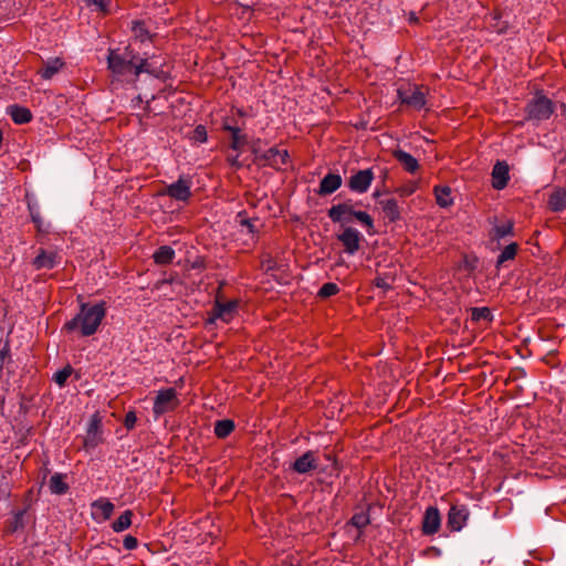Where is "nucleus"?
<instances>
[{
  "label": "nucleus",
  "mask_w": 566,
  "mask_h": 566,
  "mask_svg": "<svg viewBox=\"0 0 566 566\" xmlns=\"http://www.w3.org/2000/svg\"><path fill=\"white\" fill-rule=\"evenodd\" d=\"M342 186V177L338 174H327L319 182L318 193L327 196L335 192Z\"/></svg>",
  "instance_id": "18"
},
{
  "label": "nucleus",
  "mask_w": 566,
  "mask_h": 566,
  "mask_svg": "<svg viewBox=\"0 0 566 566\" xmlns=\"http://www.w3.org/2000/svg\"><path fill=\"white\" fill-rule=\"evenodd\" d=\"M8 113L15 124H27L32 119V114L27 107L12 105L8 107Z\"/></svg>",
  "instance_id": "19"
},
{
  "label": "nucleus",
  "mask_w": 566,
  "mask_h": 566,
  "mask_svg": "<svg viewBox=\"0 0 566 566\" xmlns=\"http://www.w3.org/2000/svg\"><path fill=\"white\" fill-rule=\"evenodd\" d=\"M554 112L553 103L544 95H536L527 105V115L533 120H545Z\"/></svg>",
  "instance_id": "6"
},
{
  "label": "nucleus",
  "mask_w": 566,
  "mask_h": 566,
  "mask_svg": "<svg viewBox=\"0 0 566 566\" xmlns=\"http://www.w3.org/2000/svg\"><path fill=\"white\" fill-rule=\"evenodd\" d=\"M548 205L553 211H562L566 207V193L555 191L551 195Z\"/></svg>",
  "instance_id": "33"
},
{
  "label": "nucleus",
  "mask_w": 566,
  "mask_h": 566,
  "mask_svg": "<svg viewBox=\"0 0 566 566\" xmlns=\"http://www.w3.org/2000/svg\"><path fill=\"white\" fill-rule=\"evenodd\" d=\"M234 430V422L230 419L218 420L214 423V434L218 438H227Z\"/></svg>",
  "instance_id": "31"
},
{
  "label": "nucleus",
  "mask_w": 566,
  "mask_h": 566,
  "mask_svg": "<svg viewBox=\"0 0 566 566\" xmlns=\"http://www.w3.org/2000/svg\"><path fill=\"white\" fill-rule=\"evenodd\" d=\"M63 65L64 62L59 57L49 60L41 69L40 74L43 78L50 80L63 67Z\"/></svg>",
  "instance_id": "25"
},
{
  "label": "nucleus",
  "mask_w": 566,
  "mask_h": 566,
  "mask_svg": "<svg viewBox=\"0 0 566 566\" xmlns=\"http://www.w3.org/2000/svg\"><path fill=\"white\" fill-rule=\"evenodd\" d=\"M133 512L130 510H126L123 514L119 515L117 520L112 523V530L115 533H122L130 527L132 525Z\"/></svg>",
  "instance_id": "29"
},
{
  "label": "nucleus",
  "mask_w": 566,
  "mask_h": 566,
  "mask_svg": "<svg viewBox=\"0 0 566 566\" xmlns=\"http://www.w3.org/2000/svg\"><path fill=\"white\" fill-rule=\"evenodd\" d=\"M395 158L409 172H415L419 167L417 159L407 151H403V150L395 151Z\"/></svg>",
  "instance_id": "21"
},
{
  "label": "nucleus",
  "mask_w": 566,
  "mask_h": 566,
  "mask_svg": "<svg viewBox=\"0 0 566 566\" xmlns=\"http://www.w3.org/2000/svg\"><path fill=\"white\" fill-rule=\"evenodd\" d=\"M317 468V459L313 451H307L300 458H297L292 464V469L300 473L305 474Z\"/></svg>",
  "instance_id": "14"
},
{
  "label": "nucleus",
  "mask_w": 566,
  "mask_h": 566,
  "mask_svg": "<svg viewBox=\"0 0 566 566\" xmlns=\"http://www.w3.org/2000/svg\"><path fill=\"white\" fill-rule=\"evenodd\" d=\"M136 421H137V417H136V413L135 411H128L125 416V420H124V426L130 430L135 427L136 424Z\"/></svg>",
  "instance_id": "44"
},
{
  "label": "nucleus",
  "mask_w": 566,
  "mask_h": 566,
  "mask_svg": "<svg viewBox=\"0 0 566 566\" xmlns=\"http://www.w3.org/2000/svg\"><path fill=\"white\" fill-rule=\"evenodd\" d=\"M471 311V319L472 322H483L489 323L492 321V313L489 307H472Z\"/></svg>",
  "instance_id": "32"
},
{
  "label": "nucleus",
  "mask_w": 566,
  "mask_h": 566,
  "mask_svg": "<svg viewBox=\"0 0 566 566\" xmlns=\"http://www.w3.org/2000/svg\"><path fill=\"white\" fill-rule=\"evenodd\" d=\"M7 355H8V349H6V348L0 349V368H2Z\"/></svg>",
  "instance_id": "47"
},
{
  "label": "nucleus",
  "mask_w": 566,
  "mask_h": 566,
  "mask_svg": "<svg viewBox=\"0 0 566 566\" xmlns=\"http://www.w3.org/2000/svg\"><path fill=\"white\" fill-rule=\"evenodd\" d=\"M375 176L370 168L363 169L352 175L348 180V188L357 193H365L369 189Z\"/></svg>",
  "instance_id": "9"
},
{
  "label": "nucleus",
  "mask_w": 566,
  "mask_h": 566,
  "mask_svg": "<svg viewBox=\"0 0 566 566\" xmlns=\"http://www.w3.org/2000/svg\"><path fill=\"white\" fill-rule=\"evenodd\" d=\"M464 520H465V516L462 514V517H461L462 524L464 523Z\"/></svg>",
  "instance_id": "50"
},
{
  "label": "nucleus",
  "mask_w": 566,
  "mask_h": 566,
  "mask_svg": "<svg viewBox=\"0 0 566 566\" xmlns=\"http://www.w3.org/2000/svg\"><path fill=\"white\" fill-rule=\"evenodd\" d=\"M255 158L262 161L264 165L271 166L275 169H281L286 165L289 159V153L286 149H280L276 147H271L265 151H259L254 149Z\"/></svg>",
  "instance_id": "8"
},
{
  "label": "nucleus",
  "mask_w": 566,
  "mask_h": 566,
  "mask_svg": "<svg viewBox=\"0 0 566 566\" xmlns=\"http://www.w3.org/2000/svg\"><path fill=\"white\" fill-rule=\"evenodd\" d=\"M106 315L105 303L94 305L81 304L80 312L69 322L64 328L69 332L78 331L82 336L95 334Z\"/></svg>",
  "instance_id": "1"
},
{
  "label": "nucleus",
  "mask_w": 566,
  "mask_h": 566,
  "mask_svg": "<svg viewBox=\"0 0 566 566\" xmlns=\"http://www.w3.org/2000/svg\"><path fill=\"white\" fill-rule=\"evenodd\" d=\"M107 64L114 75L122 76L130 72L134 74L136 62L132 55L123 56L117 50H109Z\"/></svg>",
  "instance_id": "5"
},
{
  "label": "nucleus",
  "mask_w": 566,
  "mask_h": 566,
  "mask_svg": "<svg viewBox=\"0 0 566 566\" xmlns=\"http://www.w3.org/2000/svg\"><path fill=\"white\" fill-rule=\"evenodd\" d=\"M207 138H208V136H207L206 127L202 125L197 126L193 130L192 139L197 143H205V142H207Z\"/></svg>",
  "instance_id": "42"
},
{
  "label": "nucleus",
  "mask_w": 566,
  "mask_h": 566,
  "mask_svg": "<svg viewBox=\"0 0 566 566\" xmlns=\"http://www.w3.org/2000/svg\"><path fill=\"white\" fill-rule=\"evenodd\" d=\"M163 64L148 59H142L139 63L134 66V77L139 76L142 73L150 74L156 78H165L166 72L161 69Z\"/></svg>",
  "instance_id": "12"
},
{
  "label": "nucleus",
  "mask_w": 566,
  "mask_h": 566,
  "mask_svg": "<svg viewBox=\"0 0 566 566\" xmlns=\"http://www.w3.org/2000/svg\"><path fill=\"white\" fill-rule=\"evenodd\" d=\"M238 302L237 301H228L221 303L216 301L209 317L207 319L208 324H214L217 321H222L223 323H230L237 312H238Z\"/></svg>",
  "instance_id": "7"
},
{
  "label": "nucleus",
  "mask_w": 566,
  "mask_h": 566,
  "mask_svg": "<svg viewBox=\"0 0 566 566\" xmlns=\"http://www.w3.org/2000/svg\"><path fill=\"white\" fill-rule=\"evenodd\" d=\"M49 489L53 494H65L69 490V484L65 482V475L55 473L50 478Z\"/></svg>",
  "instance_id": "22"
},
{
  "label": "nucleus",
  "mask_w": 566,
  "mask_h": 566,
  "mask_svg": "<svg viewBox=\"0 0 566 566\" xmlns=\"http://www.w3.org/2000/svg\"><path fill=\"white\" fill-rule=\"evenodd\" d=\"M517 253V244L511 243L506 245L499 254L496 260V266L500 268L504 262L513 260Z\"/></svg>",
  "instance_id": "34"
},
{
  "label": "nucleus",
  "mask_w": 566,
  "mask_h": 566,
  "mask_svg": "<svg viewBox=\"0 0 566 566\" xmlns=\"http://www.w3.org/2000/svg\"><path fill=\"white\" fill-rule=\"evenodd\" d=\"M413 192V189H407V190H403V193L405 195H411Z\"/></svg>",
  "instance_id": "48"
},
{
  "label": "nucleus",
  "mask_w": 566,
  "mask_h": 566,
  "mask_svg": "<svg viewBox=\"0 0 566 566\" xmlns=\"http://www.w3.org/2000/svg\"><path fill=\"white\" fill-rule=\"evenodd\" d=\"M237 221L247 233L254 235L258 232V219H250L244 213L240 212L237 216Z\"/></svg>",
  "instance_id": "30"
},
{
  "label": "nucleus",
  "mask_w": 566,
  "mask_h": 566,
  "mask_svg": "<svg viewBox=\"0 0 566 566\" xmlns=\"http://www.w3.org/2000/svg\"><path fill=\"white\" fill-rule=\"evenodd\" d=\"M512 230H513V224L511 222H507V223H504L501 226H496L494 229L495 237L497 239H502L506 235H510L512 233Z\"/></svg>",
  "instance_id": "41"
},
{
  "label": "nucleus",
  "mask_w": 566,
  "mask_h": 566,
  "mask_svg": "<svg viewBox=\"0 0 566 566\" xmlns=\"http://www.w3.org/2000/svg\"><path fill=\"white\" fill-rule=\"evenodd\" d=\"M123 546L127 551H133V549L137 548L138 541L136 537H134L132 535H127V536H125V538L123 541Z\"/></svg>",
  "instance_id": "43"
},
{
  "label": "nucleus",
  "mask_w": 566,
  "mask_h": 566,
  "mask_svg": "<svg viewBox=\"0 0 566 566\" xmlns=\"http://www.w3.org/2000/svg\"><path fill=\"white\" fill-rule=\"evenodd\" d=\"M449 524L453 531H460V511L455 506H451L449 512Z\"/></svg>",
  "instance_id": "40"
},
{
  "label": "nucleus",
  "mask_w": 566,
  "mask_h": 566,
  "mask_svg": "<svg viewBox=\"0 0 566 566\" xmlns=\"http://www.w3.org/2000/svg\"><path fill=\"white\" fill-rule=\"evenodd\" d=\"M509 179V166L505 163H496L492 170V186L497 190L504 189Z\"/></svg>",
  "instance_id": "15"
},
{
  "label": "nucleus",
  "mask_w": 566,
  "mask_h": 566,
  "mask_svg": "<svg viewBox=\"0 0 566 566\" xmlns=\"http://www.w3.org/2000/svg\"><path fill=\"white\" fill-rule=\"evenodd\" d=\"M339 292V287L336 283H325L322 285V287L318 291V296L322 298H327L333 295H336Z\"/></svg>",
  "instance_id": "37"
},
{
  "label": "nucleus",
  "mask_w": 566,
  "mask_h": 566,
  "mask_svg": "<svg viewBox=\"0 0 566 566\" xmlns=\"http://www.w3.org/2000/svg\"><path fill=\"white\" fill-rule=\"evenodd\" d=\"M381 207H382V210H384L386 217L390 221H396L400 218V210H399L398 202L396 199L390 198V199H386V200L381 201Z\"/></svg>",
  "instance_id": "28"
},
{
  "label": "nucleus",
  "mask_w": 566,
  "mask_h": 566,
  "mask_svg": "<svg viewBox=\"0 0 566 566\" xmlns=\"http://www.w3.org/2000/svg\"><path fill=\"white\" fill-rule=\"evenodd\" d=\"M99 420L93 418L87 429V437L85 440L86 446L95 447L101 441Z\"/></svg>",
  "instance_id": "26"
},
{
  "label": "nucleus",
  "mask_w": 566,
  "mask_h": 566,
  "mask_svg": "<svg viewBox=\"0 0 566 566\" xmlns=\"http://www.w3.org/2000/svg\"><path fill=\"white\" fill-rule=\"evenodd\" d=\"M73 373V368L67 365L65 366L64 368L57 370L54 375H53V380L55 381V384L59 386V387H64L65 384H66V380L67 378L72 375Z\"/></svg>",
  "instance_id": "35"
},
{
  "label": "nucleus",
  "mask_w": 566,
  "mask_h": 566,
  "mask_svg": "<svg viewBox=\"0 0 566 566\" xmlns=\"http://www.w3.org/2000/svg\"><path fill=\"white\" fill-rule=\"evenodd\" d=\"M153 256L156 264L166 265L172 262L175 250L169 245H163L155 251Z\"/></svg>",
  "instance_id": "24"
},
{
  "label": "nucleus",
  "mask_w": 566,
  "mask_h": 566,
  "mask_svg": "<svg viewBox=\"0 0 566 566\" xmlns=\"http://www.w3.org/2000/svg\"><path fill=\"white\" fill-rule=\"evenodd\" d=\"M223 128L231 134V148L239 150L245 143V138L241 134V129L228 123H224Z\"/></svg>",
  "instance_id": "27"
},
{
  "label": "nucleus",
  "mask_w": 566,
  "mask_h": 566,
  "mask_svg": "<svg viewBox=\"0 0 566 566\" xmlns=\"http://www.w3.org/2000/svg\"><path fill=\"white\" fill-rule=\"evenodd\" d=\"M36 269H53L56 264V253L42 250L33 261Z\"/></svg>",
  "instance_id": "20"
},
{
  "label": "nucleus",
  "mask_w": 566,
  "mask_h": 566,
  "mask_svg": "<svg viewBox=\"0 0 566 566\" xmlns=\"http://www.w3.org/2000/svg\"><path fill=\"white\" fill-rule=\"evenodd\" d=\"M440 527V514L436 507H428L422 522V532L427 535L434 534Z\"/></svg>",
  "instance_id": "16"
},
{
  "label": "nucleus",
  "mask_w": 566,
  "mask_h": 566,
  "mask_svg": "<svg viewBox=\"0 0 566 566\" xmlns=\"http://www.w3.org/2000/svg\"><path fill=\"white\" fill-rule=\"evenodd\" d=\"M92 518L97 523L107 521L113 512L114 504L106 497H99L92 503Z\"/></svg>",
  "instance_id": "11"
},
{
  "label": "nucleus",
  "mask_w": 566,
  "mask_h": 566,
  "mask_svg": "<svg viewBox=\"0 0 566 566\" xmlns=\"http://www.w3.org/2000/svg\"><path fill=\"white\" fill-rule=\"evenodd\" d=\"M427 92L423 86L406 83L397 88V96L401 104L415 111H421L427 105Z\"/></svg>",
  "instance_id": "2"
},
{
  "label": "nucleus",
  "mask_w": 566,
  "mask_h": 566,
  "mask_svg": "<svg viewBox=\"0 0 566 566\" xmlns=\"http://www.w3.org/2000/svg\"><path fill=\"white\" fill-rule=\"evenodd\" d=\"M31 218L39 231L45 232L48 230L39 212H31Z\"/></svg>",
  "instance_id": "45"
},
{
  "label": "nucleus",
  "mask_w": 566,
  "mask_h": 566,
  "mask_svg": "<svg viewBox=\"0 0 566 566\" xmlns=\"http://www.w3.org/2000/svg\"><path fill=\"white\" fill-rule=\"evenodd\" d=\"M436 202L440 208H449L454 203V196L452 190L447 185H437L433 188Z\"/></svg>",
  "instance_id": "17"
},
{
  "label": "nucleus",
  "mask_w": 566,
  "mask_h": 566,
  "mask_svg": "<svg viewBox=\"0 0 566 566\" xmlns=\"http://www.w3.org/2000/svg\"><path fill=\"white\" fill-rule=\"evenodd\" d=\"M337 239L344 245V251L349 255H354L360 248L363 235L358 230L348 227L337 235Z\"/></svg>",
  "instance_id": "10"
},
{
  "label": "nucleus",
  "mask_w": 566,
  "mask_h": 566,
  "mask_svg": "<svg viewBox=\"0 0 566 566\" xmlns=\"http://www.w3.org/2000/svg\"><path fill=\"white\" fill-rule=\"evenodd\" d=\"M192 179L189 176H180L175 182L166 186L161 195L174 200L187 202L191 197Z\"/></svg>",
  "instance_id": "4"
},
{
  "label": "nucleus",
  "mask_w": 566,
  "mask_h": 566,
  "mask_svg": "<svg viewBox=\"0 0 566 566\" xmlns=\"http://www.w3.org/2000/svg\"><path fill=\"white\" fill-rule=\"evenodd\" d=\"M370 523V516L368 512L361 511L358 513H355L352 518L348 522V525H352L358 530V534L356 536V539H359L363 534V530L369 525Z\"/></svg>",
  "instance_id": "23"
},
{
  "label": "nucleus",
  "mask_w": 566,
  "mask_h": 566,
  "mask_svg": "<svg viewBox=\"0 0 566 566\" xmlns=\"http://www.w3.org/2000/svg\"><path fill=\"white\" fill-rule=\"evenodd\" d=\"M355 210L348 203H338L334 205L328 209V218L333 222L337 223H349L352 221V217L354 216Z\"/></svg>",
  "instance_id": "13"
},
{
  "label": "nucleus",
  "mask_w": 566,
  "mask_h": 566,
  "mask_svg": "<svg viewBox=\"0 0 566 566\" xmlns=\"http://www.w3.org/2000/svg\"><path fill=\"white\" fill-rule=\"evenodd\" d=\"M375 284L377 287H380V289H389L390 287V284L387 282V280L385 277H376L375 280Z\"/></svg>",
  "instance_id": "46"
},
{
  "label": "nucleus",
  "mask_w": 566,
  "mask_h": 566,
  "mask_svg": "<svg viewBox=\"0 0 566 566\" xmlns=\"http://www.w3.org/2000/svg\"><path fill=\"white\" fill-rule=\"evenodd\" d=\"M88 7H93L96 11L107 14L111 9V0H84Z\"/></svg>",
  "instance_id": "36"
},
{
  "label": "nucleus",
  "mask_w": 566,
  "mask_h": 566,
  "mask_svg": "<svg viewBox=\"0 0 566 566\" xmlns=\"http://www.w3.org/2000/svg\"><path fill=\"white\" fill-rule=\"evenodd\" d=\"M232 165H237V157L231 160Z\"/></svg>",
  "instance_id": "49"
},
{
  "label": "nucleus",
  "mask_w": 566,
  "mask_h": 566,
  "mask_svg": "<svg viewBox=\"0 0 566 566\" xmlns=\"http://www.w3.org/2000/svg\"><path fill=\"white\" fill-rule=\"evenodd\" d=\"M133 32L137 39H139L142 42L149 39L148 31L145 28V24L140 21H135L133 24Z\"/></svg>",
  "instance_id": "38"
},
{
  "label": "nucleus",
  "mask_w": 566,
  "mask_h": 566,
  "mask_svg": "<svg viewBox=\"0 0 566 566\" xmlns=\"http://www.w3.org/2000/svg\"><path fill=\"white\" fill-rule=\"evenodd\" d=\"M358 222H360L367 229H371L374 227L373 218L365 211H356L353 216Z\"/></svg>",
  "instance_id": "39"
},
{
  "label": "nucleus",
  "mask_w": 566,
  "mask_h": 566,
  "mask_svg": "<svg viewBox=\"0 0 566 566\" xmlns=\"http://www.w3.org/2000/svg\"><path fill=\"white\" fill-rule=\"evenodd\" d=\"M179 405L180 400L175 388L159 389L154 398L153 413L155 419H159L163 415L174 411Z\"/></svg>",
  "instance_id": "3"
}]
</instances>
